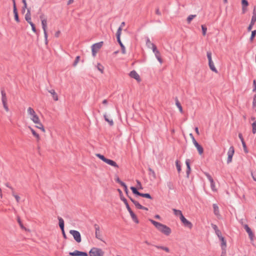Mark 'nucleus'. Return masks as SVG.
Listing matches in <instances>:
<instances>
[{"instance_id": "nucleus-1", "label": "nucleus", "mask_w": 256, "mask_h": 256, "mask_svg": "<svg viewBox=\"0 0 256 256\" xmlns=\"http://www.w3.org/2000/svg\"><path fill=\"white\" fill-rule=\"evenodd\" d=\"M120 200L124 202V204H125L126 206V208L128 210V211L131 217H132V220L136 222V223H138V220L136 216V215L134 214V212L132 211V209L130 208L128 202V201L126 200V199L124 198V196H121L120 198Z\"/></svg>"}, {"instance_id": "nucleus-2", "label": "nucleus", "mask_w": 256, "mask_h": 256, "mask_svg": "<svg viewBox=\"0 0 256 256\" xmlns=\"http://www.w3.org/2000/svg\"><path fill=\"white\" fill-rule=\"evenodd\" d=\"M44 14H42L40 16V18L41 20L42 28L44 30L45 44H47L48 43V33L46 32L47 20L46 19L44 18Z\"/></svg>"}, {"instance_id": "nucleus-3", "label": "nucleus", "mask_w": 256, "mask_h": 256, "mask_svg": "<svg viewBox=\"0 0 256 256\" xmlns=\"http://www.w3.org/2000/svg\"><path fill=\"white\" fill-rule=\"evenodd\" d=\"M104 252L100 248H92L89 252L90 256H103Z\"/></svg>"}, {"instance_id": "nucleus-4", "label": "nucleus", "mask_w": 256, "mask_h": 256, "mask_svg": "<svg viewBox=\"0 0 256 256\" xmlns=\"http://www.w3.org/2000/svg\"><path fill=\"white\" fill-rule=\"evenodd\" d=\"M70 233L73 236L74 240L78 243L82 241L80 232L76 230H70Z\"/></svg>"}, {"instance_id": "nucleus-5", "label": "nucleus", "mask_w": 256, "mask_h": 256, "mask_svg": "<svg viewBox=\"0 0 256 256\" xmlns=\"http://www.w3.org/2000/svg\"><path fill=\"white\" fill-rule=\"evenodd\" d=\"M103 42H100L92 45V54L94 56H96V54L97 52V51L102 48V46L103 45Z\"/></svg>"}, {"instance_id": "nucleus-6", "label": "nucleus", "mask_w": 256, "mask_h": 256, "mask_svg": "<svg viewBox=\"0 0 256 256\" xmlns=\"http://www.w3.org/2000/svg\"><path fill=\"white\" fill-rule=\"evenodd\" d=\"M161 232L168 236L171 234L172 230L170 228L161 224Z\"/></svg>"}, {"instance_id": "nucleus-7", "label": "nucleus", "mask_w": 256, "mask_h": 256, "mask_svg": "<svg viewBox=\"0 0 256 256\" xmlns=\"http://www.w3.org/2000/svg\"><path fill=\"white\" fill-rule=\"evenodd\" d=\"M244 228L248 232V236L251 241H253L254 238V234L251 228L248 226V224H246L244 226Z\"/></svg>"}, {"instance_id": "nucleus-8", "label": "nucleus", "mask_w": 256, "mask_h": 256, "mask_svg": "<svg viewBox=\"0 0 256 256\" xmlns=\"http://www.w3.org/2000/svg\"><path fill=\"white\" fill-rule=\"evenodd\" d=\"M69 255L70 256H88L87 252L78 250H76L73 252H70Z\"/></svg>"}, {"instance_id": "nucleus-9", "label": "nucleus", "mask_w": 256, "mask_h": 256, "mask_svg": "<svg viewBox=\"0 0 256 256\" xmlns=\"http://www.w3.org/2000/svg\"><path fill=\"white\" fill-rule=\"evenodd\" d=\"M150 48L152 50V51L154 53L158 60L160 62V54H159L158 50L156 48V46L154 44Z\"/></svg>"}, {"instance_id": "nucleus-10", "label": "nucleus", "mask_w": 256, "mask_h": 256, "mask_svg": "<svg viewBox=\"0 0 256 256\" xmlns=\"http://www.w3.org/2000/svg\"><path fill=\"white\" fill-rule=\"evenodd\" d=\"M129 75L131 78H134L138 81L140 80L139 74L134 70L131 71Z\"/></svg>"}, {"instance_id": "nucleus-11", "label": "nucleus", "mask_w": 256, "mask_h": 256, "mask_svg": "<svg viewBox=\"0 0 256 256\" xmlns=\"http://www.w3.org/2000/svg\"><path fill=\"white\" fill-rule=\"evenodd\" d=\"M25 20L28 23L32 22L31 21V14L30 8L27 9V12L25 15Z\"/></svg>"}, {"instance_id": "nucleus-12", "label": "nucleus", "mask_w": 256, "mask_h": 256, "mask_svg": "<svg viewBox=\"0 0 256 256\" xmlns=\"http://www.w3.org/2000/svg\"><path fill=\"white\" fill-rule=\"evenodd\" d=\"M94 228H95V230H96V232H95V234H96V238H98V240H102V239L100 238V226H98V224H94Z\"/></svg>"}, {"instance_id": "nucleus-13", "label": "nucleus", "mask_w": 256, "mask_h": 256, "mask_svg": "<svg viewBox=\"0 0 256 256\" xmlns=\"http://www.w3.org/2000/svg\"><path fill=\"white\" fill-rule=\"evenodd\" d=\"M104 162L116 168H118V166L117 164L112 160L106 158Z\"/></svg>"}, {"instance_id": "nucleus-14", "label": "nucleus", "mask_w": 256, "mask_h": 256, "mask_svg": "<svg viewBox=\"0 0 256 256\" xmlns=\"http://www.w3.org/2000/svg\"><path fill=\"white\" fill-rule=\"evenodd\" d=\"M186 173L187 177L188 178L189 174H190V170H191L190 166V160L186 159Z\"/></svg>"}, {"instance_id": "nucleus-15", "label": "nucleus", "mask_w": 256, "mask_h": 256, "mask_svg": "<svg viewBox=\"0 0 256 256\" xmlns=\"http://www.w3.org/2000/svg\"><path fill=\"white\" fill-rule=\"evenodd\" d=\"M256 22V7L254 8V9L252 12V18L250 23L252 24H254Z\"/></svg>"}, {"instance_id": "nucleus-16", "label": "nucleus", "mask_w": 256, "mask_h": 256, "mask_svg": "<svg viewBox=\"0 0 256 256\" xmlns=\"http://www.w3.org/2000/svg\"><path fill=\"white\" fill-rule=\"evenodd\" d=\"M182 222L184 226L187 227L190 229H191L192 227V222L186 219L184 220L183 221V222Z\"/></svg>"}, {"instance_id": "nucleus-17", "label": "nucleus", "mask_w": 256, "mask_h": 256, "mask_svg": "<svg viewBox=\"0 0 256 256\" xmlns=\"http://www.w3.org/2000/svg\"><path fill=\"white\" fill-rule=\"evenodd\" d=\"M58 220L59 222V226L61 230H64V220L58 216Z\"/></svg>"}, {"instance_id": "nucleus-18", "label": "nucleus", "mask_w": 256, "mask_h": 256, "mask_svg": "<svg viewBox=\"0 0 256 256\" xmlns=\"http://www.w3.org/2000/svg\"><path fill=\"white\" fill-rule=\"evenodd\" d=\"M48 92L52 95L53 99L55 101H57L58 100V96L54 90H50Z\"/></svg>"}, {"instance_id": "nucleus-19", "label": "nucleus", "mask_w": 256, "mask_h": 256, "mask_svg": "<svg viewBox=\"0 0 256 256\" xmlns=\"http://www.w3.org/2000/svg\"><path fill=\"white\" fill-rule=\"evenodd\" d=\"M208 66L210 68V69L214 72H215L216 73H218V72L216 70V68H215L214 62L212 61L208 62Z\"/></svg>"}, {"instance_id": "nucleus-20", "label": "nucleus", "mask_w": 256, "mask_h": 256, "mask_svg": "<svg viewBox=\"0 0 256 256\" xmlns=\"http://www.w3.org/2000/svg\"><path fill=\"white\" fill-rule=\"evenodd\" d=\"M13 12H14V18L16 22H19L20 19L18 18V12L16 8L13 9Z\"/></svg>"}, {"instance_id": "nucleus-21", "label": "nucleus", "mask_w": 256, "mask_h": 256, "mask_svg": "<svg viewBox=\"0 0 256 256\" xmlns=\"http://www.w3.org/2000/svg\"><path fill=\"white\" fill-rule=\"evenodd\" d=\"M30 120L34 123H39L40 119L38 116L36 114L30 117Z\"/></svg>"}, {"instance_id": "nucleus-22", "label": "nucleus", "mask_w": 256, "mask_h": 256, "mask_svg": "<svg viewBox=\"0 0 256 256\" xmlns=\"http://www.w3.org/2000/svg\"><path fill=\"white\" fill-rule=\"evenodd\" d=\"M195 146L199 154L202 155L204 152V148H203L202 146L201 145H200L199 144H196V146Z\"/></svg>"}, {"instance_id": "nucleus-23", "label": "nucleus", "mask_w": 256, "mask_h": 256, "mask_svg": "<svg viewBox=\"0 0 256 256\" xmlns=\"http://www.w3.org/2000/svg\"><path fill=\"white\" fill-rule=\"evenodd\" d=\"M1 94H2V103L6 102L7 98L6 94L4 90H1Z\"/></svg>"}, {"instance_id": "nucleus-24", "label": "nucleus", "mask_w": 256, "mask_h": 256, "mask_svg": "<svg viewBox=\"0 0 256 256\" xmlns=\"http://www.w3.org/2000/svg\"><path fill=\"white\" fill-rule=\"evenodd\" d=\"M220 240L221 241V246L222 250H224V248H226V240L224 239V237L222 236L220 238H219Z\"/></svg>"}, {"instance_id": "nucleus-25", "label": "nucleus", "mask_w": 256, "mask_h": 256, "mask_svg": "<svg viewBox=\"0 0 256 256\" xmlns=\"http://www.w3.org/2000/svg\"><path fill=\"white\" fill-rule=\"evenodd\" d=\"M104 120L108 122L110 126H112L114 125V122L112 119H109L106 115V114H104Z\"/></svg>"}, {"instance_id": "nucleus-26", "label": "nucleus", "mask_w": 256, "mask_h": 256, "mask_svg": "<svg viewBox=\"0 0 256 256\" xmlns=\"http://www.w3.org/2000/svg\"><path fill=\"white\" fill-rule=\"evenodd\" d=\"M149 220L157 228L160 230V222H157L152 219H149Z\"/></svg>"}, {"instance_id": "nucleus-27", "label": "nucleus", "mask_w": 256, "mask_h": 256, "mask_svg": "<svg viewBox=\"0 0 256 256\" xmlns=\"http://www.w3.org/2000/svg\"><path fill=\"white\" fill-rule=\"evenodd\" d=\"M212 206L214 214L216 216L219 215V210L218 206L216 205V204H213Z\"/></svg>"}, {"instance_id": "nucleus-28", "label": "nucleus", "mask_w": 256, "mask_h": 256, "mask_svg": "<svg viewBox=\"0 0 256 256\" xmlns=\"http://www.w3.org/2000/svg\"><path fill=\"white\" fill-rule=\"evenodd\" d=\"M130 198V200L132 202V203L135 205L136 207L138 208V209H140V208H141V204L137 201L134 200V199H132V198Z\"/></svg>"}, {"instance_id": "nucleus-29", "label": "nucleus", "mask_w": 256, "mask_h": 256, "mask_svg": "<svg viewBox=\"0 0 256 256\" xmlns=\"http://www.w3.org/2000/svg\"><path fill=\"white\" fill-rule=\"evenodd\" d=\"M28 113L29 115H30L31 116H32L35 115L36 112L34 110V109L30 107H29L28 109Z\"/></svg>"}, {"instance_id": "nucleus-30", "label": "nucleus", "mask_w": 256, "mask_h": 256, "mask_svg": "<svg viewBox=\"0 0 256 256\" xmlns=\"http://www.w3.org/2000/svg\"><path fill=\"white\" fill-rule=\"evenodd\" d=\"M154 44L150 40V38H148V37H146V46H148V48H151V47Z\"/></svg>"}, {"instance_id": "nucleus-31", "label": "nucleus", "mask_w": 256, "mask_h": 256, "mask_svg": "<svg viewBox=\"0 0 256 256\" xmlns=\"http://www.w3.org/2000/svg\"><path fill=\"white\" fill-rule=\"evenodd\" d=\"M234 152V149L233 146H231L228 150V156H233Z\"/></svg>"}, {"instance_id": "nucleus-32", "label": "nucleus", "mask_w": 256, "mask_h": 256, "mask_svg": "<svg viewBox=\"0 0 256 256\" xmlns=\"http://www.w3.org/2000/svg\"><path fill=\"white\" fill-rule=\"evenodd\" d=\"M130 189L132 190V192L134 194L139 196L140 192L134 186H131Z\"/></svg>"}, {"instance_id": "nucleus-33", "label": "nucleus", "mask_w": 256, "mask_h": 256, "mask_svg": "<svg viewBox=\"0 0 256 256\" xmlns=\"http://www.w3.org/2000/svg\"><path fill=\"white\" fill-rule=\"evenodd\" d=\"M176 167L178 172H180L181 171V166H180V162L178 160L176 162Z\"/></svg>"}, {"instance_id": "nucleus-34", "label": "nucleus", "mask_w": 256, "mask_h": 256, "mask_svg": "<svg viewBox=\"0 0 256 256\" xmlns=\"http://www.w3.org/2000/svg\"><path fill=\"white\" fill-rule=\"evenodd\" d=\"M139 196H140L144 197V198H149V199H152V198L151 196L150 195V194H148V193L143 194V193L140 192Z\"/></svg>"}, {"instance_id": "nucleus-35", "label": "nucleus", "mask_w": 256, "mask_h": 256, "mask_svg": "<svg viewBox=\"0 0 256 256\" xmlns=\"http://www.w3.org/2000/svg\"><path fill=\"white\" fill-rule=\"evenodd\" d=\"M172 210L174 211V214L176 216H182V211L180 210H178L175 208H174Z\"/></svg>"}, {"instance_id": "nucleus-36", "label": "nucleus", "mask_w": 256, "mask_h": 256, "mask_svg": "<svg viewBox=\"0 0 256 256\" xmlns=\"http://www.w3.org/2000/svg\"><path fill=\"white\" fill-rule=\"evenodd\" d=\"M96 156L100 160H102L104 162H105L107 158H105L104 156L100 154H96Z\"/></svg>"}, {"instance_id": "nucleus-37", "label": "nucleus", "mask_w": 256, "mask_h": 256, "mask_svg": "<svg viewBox=\"0 0 256 256\" xmlns=\"http://www.w3.org/2000/svg\"><path fill=\"white\" fill-rule=\"evenodd\" d=\"M195 17H196V14L190 15L187 18V22H188V23L190 24L191 22V21L193 20V18H194Z\"/></svg>"}, {"instance_id": "nucleus-38", "label": "nucleus", "mask_w": 256, "mask_h": 256, "mask_svg": "<svg viewBox=\"0 0 256 256\" xmlns=\"http://www.w3.org/2000/svg\"><path fill=\"white\" fill-rule=\"evenodd\" d=\"M167 187L169 190L174 189V186L173 184L170 182H169L167 183Z\"/></svg>"}, {"instance_id": "nucleus-39", "label": "nucleus", "mask_w": 256, "mask_h": 256, "mask_svg": "<svg viewBox=\"0 0 256 256\" xmlns=\"http://www.w3.org/2000/svg\"><path fill=\"white\" fill-rule=\"evenodd\" d=\"M30 128L32 134L36 137V138L38 139H39L40 138V136H39V134H37L36 131L33 129L32 128L30 127Z\"/></svg>"}, {"instance_id": "nucleus-40", "label": "nucleus", "mask_w": 256, "mask_h": 256, "mask_svg": "<svg viewBox=\"0 0 256 256\" xmlns=\"http://www.w3.org/2000/svg\"><path fill=\"white\" fill-rule=\"evenodd\" d=\"M256 36V30H252V32L251 36H250V42H252L253 41L254 38Z\"/></svg>"}, {"instance_id": "nucleus-41", "label": "nucleus", "mask_w": 256, "mask_h": 256, "mask_svg": "<svg viewBox=\"0 0 256 256\" xmlns=\"http://www.w3.org/2000/svg\"><path fill=\"white\" fill-rule=\"evenodd\" d=\"M22 2L24 4V6L22 8V12L24 13L25 12V10L27 8V4L26 0H22Z\"/></svg>"}, {"instance_id": "nucleus-42", "label": "nucleus", "mask_w": 256, "mask_h": 256, "mask_svg": "<svg viewBox=\"0 0 256 256\" xmlns=\"http://www.w3.org/2000/svg\"><path fill=\"white\" fill-rule=\"evenodd\" d=\"M36 124H38V126H36L37 128L42 130L43 132H44V126L40 121H39V123H36Z\"/></svg>"}, {"instance_id": "nucleus-43", "label": "nucleus", "mask_w": 256, "mask_h": 256, "mask_svg": "<svg viewBox=\"0 0 256 256\" xmlns=\"http://www.w3.org/2000/svg\"><path fill=\"white\" fill-rule=\"evenodd\" d=\"M31 27H32V30L33 32H34V33H36V34H38L37 33V30H36V26H35V25L32 22H30V24H29Z\"/></svg>"}, {"instance_id": "nucleus-44", "label": "nucleus", "mask_w": 256, "mask_h": 256, "mask_svg": "<svg viewBox=\"0 0 256 256\" xmlns=\"http://www.w3.org/2000/svg\"><path fill=\"white\" fill-rule=\"evenodd\" d=\"M80 56H76V59L73 63V64H72L74 67H75L77 65L78 63L80 61Z\"/></svg>"}, {"instance_id": "nucleus-45", "label": "nucleus", "mask_w": 256, "mask_h": 256, "mask_svg": "<svg viewBox=\"0 0 256 256\" xmlns=\"http://www.w3.org/2000/svg\"><path fill=\"white\" fill-rule=\"evenodd\" d=\"M149 174L150 176H152L154 178H156V174L150 168H149Z\"/></svg>"}, {"instance_id": "nucleus-46", "label": "nucleus", "mask_w": 256, "mask_h": 256, "mask_svg": "<svg viewBox=\"0 0 256 256\" xmlns=\"http://www.w3.org/2000/svg\"><path fill=\"white\" fill-rule=\"evenodd\" d=\"M176 106H178V108L180 111L181 112H182V106L180 104V102H178V100H176Z\"/></svg>"}, {"instance_id": "nucleus-47", "label": "nucleus", "mask_w": 256, "mask_h": 256, "mask_svg": "<svg viewBox=\"0 0 256 256\" xmlns=\"http://www.w3.org/2000/svg\"><path fill=\"white\" fill-rule=\"evenodd\" d=\"M98 69L99 71L101 72V73H103L104 72V66L101 65L100 64H98L97 65Z\"/></svg>"}, {"instance_id": "nucleus-48", "label": "nucleus", "mask_w": 256, "mask_h": 256, "mask_svg": "<svg viewBox=\"0 0 256 256\" xmlns=\"http://www.w3.org/2000/svg\"><path fill=\"white\" fill-rule=\"evenodd\" d=\"M205 174H206V178H208V179L210 182V183H212L214 180H213L211 176L208 173H206Z\"/></svg>"}, {"instance_id": "nucleus-49", "label": "nucleus", "mask_w": 256, "mask_h": 256, "mask_svg": "<svg viewBox=\"0 0 256 256\" xmlns=\"http://www.w3.org/2000/svg\"><path fill=\"white\" fill-rule=\"evenodd\" d=\"M202 29L203 36H205L207 30L206 27L204 25H202Z\"/></svg>"}, {"instance_id": "nucleus-50", "label": "nucleus", "mask_w": 256, "mask_h": 256, "mask_svg": "<svg viewBox=\"0 0 256 256\" xmlns=\"http://www.w3.org/2000/svg\"><path fill=\"white\" fill-rule=\"evenodd\" d=\"M252 133L254 134L256 132V121L252 124Z\"/></svg>"}, {"instance_id": "nucleus-51", "label": "nucleus", "mask_w": 256, "mask_h": 256, "mask_svg": "<svg viewBox=\"0 0 256 256\" xmlns=\"http://www.w3.org/2000/svg\"><path fill=\"white\" fill-rule=\"evenodd\" d=\"M242 7H246L248 5V2L247 0H242Z\"/></svg>"}, {"instance_id": "nucleus-52", "label": "nucleus", "mask_w": 256, "mask_h": 256, "mask_svg": "<svg viewBox=\"0 0 256 256\" xmlns=\"http://www.w3.org/2000/svg\"><path fill=\"white\" fill-rule=\"evenodd\" d=\"M206 56L208 60V62L210 61H212V52H207Z\"/></svg>"}, {"instance_id": "nucleus-53", "label": "nucleus", "mask_w": 256, "mask_h": 256, "mask_svg": "<svg viewBox=\"0 0 256 256\" xmlns=\"http://www.w3.org/2000/svg\"><path fill=\"white\" fill-rule=\"evenodd\" d=\"M242 146H243V148H244V152L246 153H248V150L247 148V147H246V144L245 142H242Z\"/></svg>"}, {"instance_id": "nucleus-54", "label": "nucleus", "mask_w": 256, "mask_h": 256, "mask_svg": "<svg viewBox=\"0 0 256 256\" xmlns=\"http://www.w3.org/2000/svg\"><path fill=\"white\" fill-rule=\"evenodd\" d=\"M116 182L120 184L122 186H124L125 184H126L124 182H122L120 178H117L116 179Z\"/></svg>"}, {"instance_id": "nucleus-55", "label": "nucleus", "mask_w": 256, "mask_h": 256, "mask_svg": "<svg viewBox=\"0 0 256 256\" xmlns=\"http://www.w3.org/2000/svg\"><path fill=\"white\" fill-rule=\"evenodd\" d=\"M122 30V28H121V26H120L116 32V36H120Z\"/></svg>"}, {"instance_id": "nucleus-56", "label": "nucleus", "mask_w": 256, "mask_h": 256, "mask_svg": "<svg viewBox=\"0 0 256 256\" xmlns=\"http://www.w3.org/2000/svg\"><path fill=\"white\" fill-rule=\"evenodd\" d=\"M120 46L121 48L122 54H126V48H125L123 44H120Z\"/></svg>"}, {"instance_id": "nucleus-57", "label": "nucleus", "mask_w": 256, "mask_h": 256, "mask_svg": "<svg viewBox=\"0 0 256 256\" xmlns=\"http://www.w3.org/2000/svg\"><path fill=\"white\" fill-rule=\"evenodd\" d=\"M12 194L15 198L16 199V202H19V200H20V196H18L16 195V194H15L14 192V191L13 192H12Z\"/></svg>"}, {"instance_id": "nucleus-58", "label": "nucleus", "mask_w": 256, "mask_h": 256, "mask_svg": "<svg viewBox=\"0 0 256 256\" xmlns=\"http://www.w3.org/2000/svg\"><path fill=\"white\" fill-rule=\"evenodd\" d=\"M256 106V94H254V98H253V102H252V107L255 108Z\"/></svg>"}, {"instance_id": "nucleus-59", "label": "nucleus", "mask_w": 256, "mask_h": 256, "mask_svg": "<svg viewBox=\"0 0 256 256\" xmlns=\"http://www.w3.org/2000/svg\"><path fill=\"white\" fill-rule=\"evenodd\" d=\"M215 233L219 238L222 236V232L220 230H217V231Z\"/></svg>"}, {"instance_id": "nucleus-60", "label": "nucleus", "mask_w": 256, "mask_h": 256, "mask_svg": "<svg viewBox=\"0 0 256 256\" xmlns=\"http://www.w3.org/2000/svg\"><path fill=\"white\" fill-rule=\"evenodd\" d=\"M136 182L137 186L138 187V188H139V189H142V186L139 180H136Z\"/></svg>"}, {"instance_id": "nucleus-61", "label": "nucleus", "mask_w": 256, "mask_h": 256, "mask_svg": "<svg viewBox=\"0 0 256 256\" xmlns=\"http://www.w3.org/2000/svg\"><path fill=\"white\" fill-rule=\"evenodd\" d=\"M252 92H256V80H253V90Z\"/></svg>"}, {"instance_id": "nucleus-62", "label": "nucleus", "mask_w": 256, "mask_h": 256, "mask_svg": "<svg viewBox=\"0 0 256 256\" xmlns=\"http://www.w3.org/2000/svg\"><path fill=\"white\" fill-rule=\"evenodd\" d=\"M227 163L230 164L232 161V158L233 156H228Z\"/></svg>"}, {"instance_id": "nucleus-63", "label": "nucleus", "mask_w": 256, "mask_h": 256, "mask_svg": "<svg viewBox=\"0 0 256 256\" xmlns=\"http://www.w3.org/2000/svg\"><path fill=\"white\" fill-rule=\"evenodd\" d=\"M211 226H212V228L215 231V232H216L217 230H219L216 225L212 224Z\"/></svg>"}, {"instance_id": "nucleus-64", "label": "nucleus", "mask_w": 256, "mask_h": 256, "mask_svg": "<svg viewBox=\"0 0 256 256\" xmlns=\"http://www.w3.org/2000/svg\"><path fill=\"white\" fill-rule=\"evenodd\" d=\"M161 250H164L167 252H170V249L168 247L161 246Z\"/></svg>"}]
</instances>
